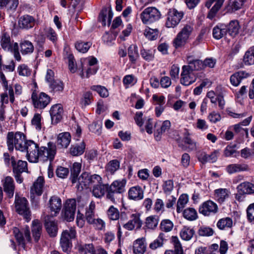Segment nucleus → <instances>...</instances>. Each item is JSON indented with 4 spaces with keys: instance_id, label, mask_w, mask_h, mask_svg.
Listing matches in <instances>:
<instances>
[{
    "instance_id": "11",
    "label": "nucleus",
    "mask_w": 254,
    "mask_h": 254,
    "mask_svg": "<svg viewBox=\"0 0 254 254\" xmlns=\"http://www.w3.org/2000/svg\"><path fill=\"white\" fill-rule=\"evenodd\" d=\"M76 207V205L75 199H71L66 201L63 212L64 218L66 221L70 222L73 220Z\"/></svg>"
},
{
    "instance_id": "26",
    "label": "nucleus",
    "mask_w": 254,
    "mask_h": 254,
    "mask_svg": "<svg viewBox=\"0 0 254 254\" xmlns=\"http://www.w3.org/2000/svg\"><path fill=\"white\" fill-rule=\"evenodd\" d=\"M250 75V74L249 73L245 71H239L234 73L230 76V82L233 86H238L243 79L247 78Z\"/></svg>"
},
{
    "instance_id": "40",
    "label": "nucleus",
    "mask_w": 254,
    "mask_h": 254,
    "mask_svg": "<svg viewBox=\"0 0 254 254\" xmlns=\"http://www.w3.org/2000/svg\"><path fill=\"white\" fill-rule=\"evenodd\" d=\"M240 26L237 20H232L227 26V33L232 37H235L239 33Z\"/></svg>"
},
{
    "instance_id": "53",
    "label": "nucleus",
    "mask_w": 254,
    "mask_h": 254,
    "mask_svg": "<svg viewBox=\"0 0 254 254\" xmlns=\"http://www.w3.org/2000/svg\"><path fill=\"white\" fill-rule=\"evenodd\" d=\"M159 222L158 217L157 216H150L146 218L145 224L146 226L150 229L155 228Z\"/></svg>"
},
{
    "instance_id": "42",
    "label": "nucleus",
    "mask_w": 254,
    "mask_h": 254,
    "mask_svg": "<svg viewBox=\"0 0 254 254\" xmlns=\"http://www.w3.org/2000/svg\"><path fill=\"white\" fill-rule=\"evenodd\" d=\"M127 54L130 62L135 64L139 57L137 46L131 45L127 49Z\"/></svg>"
},
{
    "instance_id": "60",
    "label": "nucleus",
    "mask_w": 254,
    "mask_h": 254,
    "mask_svg": "<svg viewBox=\"0 0 254 254\" xmlns=\"http://www.w3.org/2000/svg\"><path fill=\"white\" fill-rule=\"evenodd\" d=\"M91 89L98 92L101 97H107L109 95L108 90L104 86L93 85L91 87Z\"/></svg>"
},
{
    "instance_id": "14",
    "label": "nucleus",
    "mask_w": 254,
    "mask_h": 254,
    "mask_svg": "<svg viewBox=\"0 0 254 254\" xmlns=\"http://www.w3.org/2000/svg\"><path fill=\"white\" fill-rule=\"evenodd\" d=\"M13 233L19 245L24 246V241L26 239L28 242L31 240L30 233L28 227L24 229L22 232L16 227L13 229Z\"/></svg>"
},
{
    "instance_id": "55",
    "label": "nucleus",
    "mask_w": 254,
    "mask_h": 254,
    "mask_svg": "<svg viewBox=\"0 0 254 254\" xmlns=\"http://www.w3.org/2000/svg\"><path fill=\"white\" fill-rule=\"evenodd\" d=\"M31 124L37 131L41 130L42 128V116L41 114L38 113L34 114L31 120Z\"/></svg>"
},
{
    "instance_id": "21",
    "label": "nucleus",
    "mask_w": 254,
    "mask_h": 254,
    "mask_svg": "<svg viewBox=\"0 0 254 254\" xmlns=\"http://www.w3.org/2000/svg\"><path fill=\"white\" fill-rule=\"evenodd\" d=\"M231 192L229 189L220 188L214 190V195L216 201L219 203H222L229 198Z\"/></svg>"
},
{
    "instance_id": "47",
    "label": "nucleus",
    "mask_w": 254,
    "mask_h": 254,
    "mask_svg": "<svg viewBox=\"0 0 254 254\" xmlns=\"http://www.w3.org/2000/svg\"><path fill=\"white\" fill-rule=\"evenodd\" d=\"M189 201V196L187 194H181L177 201V212L180 213L183 211V208L185 207Z\"/></svg>"
},
{
    "instance_id": "49",
    "label": "nucleus",
    "mask_w": 254,
    "mask_h": 254,
    "mask_svg": "<svg viewBox=\"0 0 254 254\" xmlns=\"http://www.w3.org/2000/svg\"><path fill=\"white\" fill-rule=\"evenodd\" d=\"M184 142L185 144L188 145V148L190 150H195L197 149V143L192 140L188 131L184 133Z\"/></svg>"
},
{
    "instance_id": "1",
    "label": "nucleus",
    "mask_w": 254,
    "mask_h": 254,
    "mask_svg": "<svg viewBox=\"0 0 254 254\" xmlns=\"http://www.w3.org/2000/svg\"><path fill=\"white\" fill-rule=\"evenodd\" d=\"M28 160L32 163H37L39 160L52 162L57 153V146L52 142H49L47 146L39 147L38 144L34 141H29L28 144Z\"/></svg>"
},
{
    "instance_id": "19",
    "label": "nucleus",
    "mask_w": 254,
    "mask_h": 254,
    "mask_svg": "<svg viewBox=\"0 0 254 254\" xmlns=\"http://www.w3.org/2000/svg\"><path fill=\"white\" fill-rule=\"evenodd\" d=\"M49 207L51 215L54 217L57 215L62 207V200L57 196H52L49 200Z\"/></svg>"
},
{
    "instance_id": "24",
    "label": "nucleus",
    "mask_w": 254,
    "mask_h": 254,
    "mask_svg": "<svg viewBox=\"0 0 254 254\" xmlns=\"http://www.w3.org/2000/svg\"><path fill=\"white\" fill-rule=\"evenodd\" d=\"M187 61L188 65L186 66H190V69L193 70H201L204 69L203 61L199 59H194L192 56H188L187 57Z\"/></svg>"
},
{
    "instance_id": "23",
    "label": "nucleus",
    "mask_w": 254,
    "mask_h": 254,
    "mask_svg": "<svg viewBox=\"0 0 254 254\" xmlns=\"http://www.w3.org/2000/svg\"><path fill=\"white\" fill-rule=\"evenodd\" d=\"M249 170L248 165L245 163L232 164L228 165L226 168L227 172L229 174L240 172L248 171Z\"/></svg>"
},
{
    "instance_id": "54",
    "label": "nucleus",
    "mask_w": 254,
    "mask_h": 254,
    "mask_svg": "<svg viewBox=\"0 0 254 254\" xmlns=\"http://www.w3.org/2000/svg\"><path fill=\"white\" fill-rule=\"evenodd\" d=\"M155 50L143 49L140 51L142 58L147 62L152 61L154 58Z\"/></svg>"
},
{
    "instance_id": "4",
    "label": "nucleus",
    "mask_w": 254,
    "mask_h": 254,
    "mask_svg": "<svg viewBox=\"0 0 254 254\" xmlns=\"http://www.w3.org/2000/svg\"><path fill=\"white\" fill-rule=\"evenodd\" d=\"M0 45L5 51L11 52L17 61H21V57L19 52L18 43L11 42L9 34L6 33L2 34L0 39Z\"/></svg>"
},
{
    "instance_id": "27",
    "label": "nucleus",
    "mask_w": 254,
    "mask_h": 254,
    "mask_svg": "<svg viewBox=\"0 0 254 254\" xmlns=\"http://www.w3.org/2000/svg\"><path fill=\"white\" fill-rule=\"evenodd\" d=\"M44 184V179L43 177H39L31 188V193L33 195H41L43 192Z\"/></svg>"
},
{
    "instance_id": "63",
    "label": "nucleus",
    "mask_w": 254,
    "mask_h": 254,
    "mask_svg": "<svg viewBox=\"0 0 254 254\" xmlns=\"http://www.w3.org/2000/svg\"><path fill=\"white\" fill-rule=\"evenodd\" d=\"M241 156L243 158L248 159L254 156V148L246 147L241 150Z\"/></svg>"
},
{
    "instance_id": "28",
    "label": "nucleus",
    "mask_w": 254,
    "mask_h": 254,
    "mask_svg": "<svg viewBox=\"0 0 254 254\" xmlns=\"http://www.w3.org/2000/svg\"><path fill=\"white\" fill-rule=\"evenodd\" d=\"M71 141V136L69 132L60 133L57 137V145L61 148H67Z\"/></svg>"
},
{
    "instance_id": "2",
    "label": "nucleus",
    "mask_w": 254,
    "mask_h": 254,
    "mask_svg": "<svg viewBox=\"0 0 254 254\" xmlns=\"http://www.w3.org/2000/svg\"><path fill=\"white\" fill-rule=\"evenodd\" d=\"M32 140H26L25 135L20 132H8L6 136V143L9 150L12 151L14 147L21 152H26V157H28V144Z\"/></svg>"
},
{
    "instance_id": "3",
    "label": "nucleus",
    "mask_w": 254,
    "mask_h": 254,
    "mask_svg": "<svg viewBox=\"0 0 254 254\" xmlns=\"http://www.w3.org/2000/svg\"><path fill=\"white\" fill-rule=\"evenodd\" d=\"M192 22H187L183 25L172 42L176 49L184 47L190 41L194 30Z\"/></svg>"
},
{
    "instance_id": "41",
    "label": "nucleus",
    "mask_w": 254,
    "mask_h": 254,
    "mask_svg": "<svg viewBox=\"0 0 254 254\" xmlns=\"http://www.w3.org/2000/svg\"><path fill=\"white\" fill-rule=\"evenodd\" d=\"M233 226L232 219L228 217L221 218L217 223V227L220 230H225L230 228Z\"/></svg>"
},
{
    "instance_id": "10",
    "label": "nucleus",
    "mask_w": 254,
    "mask_h": 254,
    "mask_svg": "<svg viewBox=\"0 0 254 254\" xmlns=\"http://www.w3.org/2000/svg\"><path fill=\"white\" fill-rule=\"evenodd\" d=\"M31 99L35 108L42 110L46 108L50 103L51 98L44 92H41L39 95L36 92H33Z\"/></svg>"
},
{
    "instance_id": "59",
    "label": "nucleus",
    "mask_w": 254,
    "mask_h": 254,
    "mask_svg": "<svg viewBox=\"0 0 254 254\" xmlns=\"http://www.w3.org/2000/svg\"><path fill=\"white\" fill-rule=\"evenodd\" d=\"M173 226L174 225L173 222L169 219L162 220L160 224V228L161 230L166 232L171 231L172 230Z\"/></svg>"
},
{
    "instance_id": "34",
    "label": "nucleus",
    "mask_w": 254,
    "mask_h": 254,
    "mask_svg": "<svg viewBox=\"0 0 254 254\" xmlns=\"http://www.w3.org/2000/svg\"><path fill=\"white\" fill-rule=\"evenodd\" d=\"M108 185L103 184V183L100 184L95 186L93 188V195L97 198H100L104 196L105 192L108 193Z\"/></svg>"
},
{
    "instance_id": "45",
    "label": "nucleus",
    "mask_w": 254,
    "mask_h": 254,
    "mask_svg": "<svg viewBox=\"0 0 254 254\" xmlns=\"http://www.w3.org/2000/svg\"><path fill=\"white\" fill-rule=\"evenodd\" d=\"M183 216L189 221L196 220L197 217V213L196 210L192 207H189L183 211Z\"/></svg>"
},
{
    "instance_id": "56",
    "label": "nucleus",
    "mask_w": 254,
    "mask_h": 254,
    "mask_svg": "<svg viewBox=\"0 0 254 254\" xmlns=\"http://www.w3.org/2000/svg\"><path fill=\"white\" fill-rule=\"evenodd\" d=\"M144 34L148 39L153 40L157 39L159 34V30L156 28L151 29L148 27L145 29Z\"/></svg>"
},
{
    "instance_id": "13",
    "label": "nucleus",
    "mask_w": 254,
    "mask_h": 254,
    "mask_svg": "<svg viewBox=\"0 0 254 254\" xmlns=\"http://www.w3.org/2000/svg\"><path fill=\"white\" fill-rule=\"evenodd\" d=\"M218 210V206L216 203L212 200H207L199 206L198 211L203 215L208 216L216 213Z\"/></svg>"
},
{
    "instance_id": "31",
    "label": "nucleus",
    "mask_w": 254,
    "mask_h": 254,
    "mask_svg": "<svg viewBox=\"0 0 254 254\" xmlns=\"http://www.w3.org/2000/svg\"><path fill=\"white\" fill-rule=\"evenodd\" d=\"M227 34V26L225 24H219L215 26L212 31L213 37L219 40L224 37Z\"/></svg>"
},
{
    "instance_id": "35",
    "label": "nucleus",
    "mask_w": 254,
    "mask_h": 254,
    "mask_svg": "<svg viewBox=\"0 0 254 254\" xmlns=\"http://www.w3.org/2000/svg\"><path fill=\"white\" fill-rule=\"evenodd\" d=\"M20 51L23 55L32 54L34 50L33 44L29 41L24 40L20 43Z\"/></svg>"
},
{
    "instance_id": "15",
    "label": "nucleus",
    "mask_w": 254,
    "mask_h": 254,
    "mask_svg": "<svg viewBox=\"0 0 254 254\" xmlns=\"http://www.w3.org/2000/svg\"><path fill=\"white\" fill-rule=\"evenodd\" d=\"M3 190L9 198H12L13 196L15 185L13 179L9 176L6 177L2 181Z\"/></svg>"
},
{
    "instance_id": "36",
    "label": "nucleus",
    "mask_w": 254,
    "mask_h": 254,
    "mask_svg": "<svg viewBox=\"0 0 254 254\" xmlns=\"http://www.w3.org/2000/svg\"><path fill=\"white\" fill-rule=\"evenodd\" d=\"M77 180L78 190H83L89 187V175L87 173H83Z\"/></svg>"
},
{
    "instance_id": "43",
    "label": "nucleus",
    "mask_w": 254,
    "mask_h": 254,
    "mask_svg": "<svg viewBox=\"0 0 254 254\" xmlns=\"http://www.w3.org/2000/svg\"><path fill=\"white\" fill-rule=\"evenodd\" d=\"M0 77L5 89L6 90H8V95L9 96L10 102L12 103H13L14 101V95L12 87L8 86V82L6 79V78L2 72H0Z\"/></svg>"
},
{
    "instance_id": "57",
    "label": "nucleus",
    "mask_w": 254,
    "mask_h": 254,
    "mask_svg": "<svg viewBox=\"0 0 254 254\" xmlns=\"http://www.w3.org/2000/svg\"><path fill=\"white\" fill-rule=\"evenodd\" d=\"M107 215L110 219L116 220L120 218V212L117 208L111 206L107 210Z\"/></svg>"
},
{
    "instance_id": "50",
    "label": "nucleus",
    "mask_w": 254,
    "mask_h": 254,
    "mask_svg": "<svg viewBox=\"0 0 254 254\" xmlns=\"http://www.w3.org/2000/svg\"><path fill=\"white\" fill-rule=\"evenodd\" d=\"M171 127V123L168 120H166L164 121L161 126V127L159 128H157L156 129V131L155 133L156 137L160 138L161 135L165 132L166 131H168Z\"/></svg>"
},
{
    "instance_id": "44",
    "label": "nucleus",
    "mask_w": 254,
    "mask_h": 254,
    "mask_svg": "<svg viewBox=\"0 0 254 254\" xmlns=\"http://www.w3.org/2000/svg\"><path fill=\"white\" fill-rule=\"evenodd\" d=\"M81 164L80 163L75 162L73 164L71 168V180L73 184L77 182V178L81 171Z\"/></svg>"
},
{
    "instance_id": "32",
    "label": "nucleus",
    "mask_w": 254,
    "mask_h": 254,
    "mask_svg": "<svg viewBox=\"0 0 254 254\" xmlns=\"http://www.w3.org/2000/svg\"><path fill=\"white\" fill-rule=\"evenodd\" d=\"M85 149V143L82 141L78 143L72 145L70 148V153L73 156L82 155Z\"/></svg>"
},
{
    "instance_id": "61",
    "label": "nucleus",
    "mask_w": 254,
    "mask_h": 254,
    "mask_svg": "<svg viewBox=\"0 0 254 254\" xmlns=\"http://www.w3.org/2000/svg\"><path fill=\"white\" fill-rule=\"evenodd\" d=\"M78 251L84 254H95L94 246L92 244H86L78 247Z\"/></svg>"
},
{
    "instance_id": "62",
    "label": "nucleus",
    "mask_w": 254,
    "mask_h": 254,
    "mask_svg": "<svg viewBox=\"0 0 254 254\" xmlns=\"http://www.w3.org/2000/svg\"><path fill=\"white\" fill-rule=\"evenodd\" d=\"M17 72L20 76H28L31 74V70L25 64H21L17 67Z\"/></svg>"
},
{
    "instance_id": "58",
    "label": "nucleus",
    "mask_w": 254,
    "mask_h": 254,
    "mask_svg": "<svg viewBox=\"0 0 254 254\" xmlns=\"http://www.w3.org/2000/svg\"><path fill=\"white\" fill-rule=\"evenodd\" d=\"M172 242L174 245L175 254H183V250L178 238L176 236H173Z\"/></svg>"
},
{
    "instance_id": "20",
    "label": "nucleus",
    "mask_w": 254,
    "mask_h": 254,
    "mask_svg": "<svg viewBox=\"0 0 254 254\" xmlns=\"http://www.w3.org/2000/svg\"><path fill=\"white\" fill-rule=\"evenodd\" d=\"M143 197L144 191L141 187L135 186L129 189L128 197L130 200L138 201L143 199Z\"/></svg>"
},
{
    "instance_id": "22",
    "label": "nucleus",
    "mask_w": 254,
    "mask_h": 254,
    "mask_svg": "<svg viewBox=\"0 0 254 254\" xmlns=\"http://www.w3.org/2000/svg\"><path fill=\"white\" fill-rule=\"evenodd\" d=\"M224 0H209L206 2L205 6L207 8H209L211 6L212 3L214 1H216V3L212 7L207 15V17L208 18L212 19L214 17L218 10L222 6Z\"/></svg>"
},
{
    "instance_id": "33",
    "label": "nucleus",
    "mask_w": 254,
    "mask_h": 254,
    "mask_svg": "<svg viewBox=\"0 0 254 254\" xmlns=\"http://www.w3.org/2000/svg\"><path fill=\"white\" fill-rule=\"evenodd\" d=\"M146 250L145 239H137L133 243V252L135 254H143Z\"/></svg>"
},
{
    "instance_id": "51",
    "label": "nucleus",
    "mask_w": 254,
    "mask_h": 254,
    "mask_svg": "<svg viewBox=\"0 0 254 254\" xmlns=\"http://www.w3.org/2000/svg\"><path fill=\"white\" fill-rule=\"evenodd\" d=\"M120 166V162L118 160L115 159L110 161L107 164L106 169L107 172L113 174L119 169Z\"/></svg>"
},
{
    "instance_id": "17",
    "label": "nucleus",
    "mask_w": 254,
    "mask_h": 254,
    "mask_svg": "<svg viewBox=\"0 0 254 254\" xmlns=\"http://www.w3.org/2000/svg\"><path fill=\"white\" fill-rule=\"evenodd\" d=\"M142 224L139 214H132L130 220L126 224H123V227L127 230H132L134 229H139Z\"/></svg>"
},
{
    "instance_id": "6",
    "label": "nucleus",
    "mask_w": 254,
    "mask_h": 254,
    "mask_svg": "<svg viewBox=\"0 0 254 254\" xmlns=\"http://www.w3.org/2000/svg\"><path fill=\"white\" fill-rule=\"evenodd\" d=\"M184 16V12L183 11H179L175 8L169 9L166 14L165 22L166 27L168 28L176 27L180 23Z\"/></svg>"
},
{
    "instance_id": "64",
    "label": "nucleus",
    "mask_w": 254,
    "mask_h": 254,
    "mask_svg": "<svg viewBox=\"0 0 254 254\" xmlns=\"http://www.w3.org/2000/svg\"><path fill=\"white\" fill-rule=\"evenodd\" d=\"M245 3L242 0H229V6L232 10H237L240 9Z\"/></svg>"
},
{
    "instance_id": "16",
    "label": "nucleus",
    "mask_w": 254,
    "mask_h": 254,
    "mask_svg": "<svg viewBox=\"0 0 254 254\" xmlns=\"http://www.w3.org/2000/svg\"><path fill=\"white\" fill-rule=\"evenodd\" d=\"M51 120L53 124H56L62 119L63 109L61 104H55L52 106L50 110Z\"/></svg>"
},
{
    "instance_id": "5",
    "label": "nucleus",
    "mask_w": 254,
    "mask_h": 254,
    "mask_svg": "<svg viewBox=\"0 0 254 254\" xmlns=\"http://www.w3.org/2000/svg\"><path fill=\"white\" fill-rule=\"evenodd\" d=\"M14 204L16 211L22 215L27 222H29L31 219V213L27 199L16 194Z\"/></svg>"
},
{
    "instance_id": "18",
    "label": "nucleus",
    "mask_w": 254,
    "mask_h": 254,
    "mask_svg": "<svg viewBox=\"0 0 254 254\" xmlns=\"http://www.w3.org/2000/svg\"><path fill=\"white\" fill-rule=\"evenodd\" d=\"M35 24V18L29 15L21 16L18 21L19 27L23 29H29L34 27Z\"/></svg>"
},
{
    "instance_id": "12",
    "label": "nucleus",
    "mask_w": 254,
    "mask_h": 254,
    "mask_svg": "<svg viewBox=\"0 0 254 254\" xmlns=\"http://www.w3.org/2000/svg\"><path fill=\"white\" fill-rule=\"evenodd\" d=\"M180 81L185 86H189L193 83L196 80V77L190 66L184 65L181 74Z\"/></svg>"
},
{
    "instance_id": "29",
    "label": "nucleus",
    "mask_w": 254,
    "mask_h": 254,
    "mask_svg": "<svg viewBox=\"0 0 254 254\" xmlns=\"http://www.w3.org/2000/svg\"><path fill=\"white\" fill-rule=\"evenodd\" d=\"M113 13L111 10H108L107 9L102 10L99 15V20L102 23L103 26L107 24L109 26L111 24Z\"/></svg>"
},
{
    "instance_id": "39",
    "label": "nucleus",
    "mask_w": 254,
    "mask_h": 254,
    "mask_svg": "<svg viewBox=\"0 0 254 254\" xmlns=\"http://www.w3.org/2000/svg\"><path fill=\"white\" fill-rule=\"evenodd\" d=\"M45 226L48 234L51 237H55L57 234L58 227L57 223L53 220H46Z\"/></svg>"
},
{
    "instance_id": "46",
    "label": "nucleus",
    "mask_w": 254,
    "mask_h": 254,
    "mask_svg": "<svg viewBox=\"0 0 254 254\" xmlns=\"http://www.w3.org/2000/svg\"><path fill=\"white\" fill-rule=\"evenodd\" d=\"M165 240V234L161 233L157 239L150 244L149 248L152 250H156L158 248L162 247L164 245Z\"/></svg>"
},
{
    "instance_id": "52",
    "label": "nucleus",
    "mask_w": 254,
    "mask_h": 254,
    "mask_svg": "<svg viewBox=\"0 0 254 254\" xmlns=\"http://www.w3.org/2000/svg\"><path fill=\"white\" fill-rule=\"evenodd\" d=\"M92 44L89 42L78 41L75 44V47L79 52L85 53L88 51Z\"/></svg>"
},
{
    "instance_id": "48",
    "label": "nucleus",
    "mask_w": 254,
    "mask_h": 254,
    "mask_svg": "<svg viewBox=\"0 0 254 254\" xmlns=\"http://www.w3.org/2000/svg\"><path fill=\"white\" fill-rule=\"evenodd\" d=\"M244 62L248 65L254 64V46L251 47L246 52L244 57Z\"/></svg>"
},
{
    "instance_id": "38",
    "label": "nucleus",
    "mask_w": 254,
    "mask_h": 254,
    "mask_svg": "<svg viewBox=\"0 0 254 254\" xmlns=\"http://www.w3.org/2000/svg\"><path fill=\"white\" fill-rule=\"evenodd\" d=\"M42 231V225L38 220L32 221V232L35 241L37 242L40 237Z\"/></svg>"
},
{
    "instance_id": "30",
    "label": "nucleus",
    "mask_w": 254,
    "mask_h": 254,
    "mask_svg": "<svg viewBox=\"0 0 254 254\" xmlns=\"http://www.w3.org/2000/svg\"><path fill=\"white\" fill-rule=\"evenodd\" d=\"M11 164L13 167V172L15 174H20L27 171V163L26 161L18 160L17 163L11 158Z\"/></svg>"
},
{
    "instance_id": "8",
    "label": "nucleus",
    "mask_w": 254,
    "mask_h": 254,
    "mask_svg": "<svg viewBox=\"0 0 254 254\" xmlns=\"http://www.w3.org/2000/svg\"><path fill=\"white\" fill-rule=\"evenodd\" d=\"M76 237V231L74 228H70L63 231L60 239V245L64 252L68 253L72 247L71 240Z\"/></svg>"
},
{
    "instance_id": "7",
    "label": "nucleus",
    "mask_w": 254,
    "mask_h": 254,
    "mask_svg": "<svg viewBox=\"0 0 254 254\" xmlns=\"http://www.w3.org/2000/svg\"><path fill=\"white\" fill-rule=\"evenodd\" d=\"M161 12L155 7H148L144 9L140 15L143 24H150L160 19Z\"/></svg>"
},
{
    "instance_id": "37",
    "label": "nucleus",
    "mask_w": 254,
    "mask_h": 254,
    "mask_svg": "<svg viewBox=\"0 0 254 254\" xmlns=\"http://www.w3.org/2000/svg\"><path fill=\"white\" fill-rule=\"evenodd\" d=\"M195 234L193 229L187 226H184L180 232L181 238L185 241H190Z\"/></svg>"
},
{
    "instance_id": "25",
    "label": "nucleus",
    "mask_w": 254,
    "mask_h": 254,
    "mask_svg": "<svg viewBox=\"0 0 254 254\" xmlns=\"http://www.w3.org/2000/svg\"><path fill=\"white\" fill-rule=\"evenodd\" d=\"M236 189L238 192L252 194L254 193V183L245 181L240 184Z\"/></svg>"
},
{
    "instance_id": "9",
    "label": "nucleus",
    "mask_w": 254,
    "mask_h": 254,
    "mask_svg": "<svg viewBox=\"0 0 254 254\" xmlns=\"http://www.w3.org/2000/svg\"><path fill=\"white\" fill-rule=\"evenodd\" d=\"M126 182V180L125 179L116 180L110 186H108V193L106 195L107 198L113 202H115V194L120 193L125 191Z\"/></svg>"
}]
</instances>
